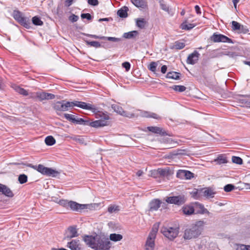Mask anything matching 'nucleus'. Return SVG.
Returning <instances> with one entry per match:
<instances>
[{
  "mask_svg": "<svg viewBox=\"0 0 250 250\" xmlns=\"http://www.w3.org/2000/svg\"><path fill=\"white\" fill-rule=\"evenodd\" d=\"M88 205L87 204H80L73 201H69L68 208L75 211H81L82 210L87 208Z\"/></svg>",
  "mask_w": 250,
  "mask_h": 250,
  "instance_id": "10",
  "label": "nucleus"
},
{
  "mask_svg": "<svg viewBox=\"0 0 250 250\" xmlns=\"http://www.w3.org/2000/svg\"><path fill=\"white\" fill-rule=\"evenodd\" d=\"M193 205L195 208L194 209L195 214H207L208 215L210 214V212L208 210V209L205 208L204 205L197 202L194 203Z\"/></svg>",
  "mask_w": 250,
  "mask_h": 250,
  "instance_id": "12",
  "label": "nucleus"
},
{
  "mask_svg": "<svg viewBox=\"0 0 250 250\" xmlns=\"http://www.w3.org/2000/svg\"><path fill=\"white\" fill-rule=\"evenodd\" d=\"M214 162H216L217 164L221 165L226 164L228 162L226 157L224 156L223 155H219L218 157L214 160Z\"/></svg>",
  "mask_w": 250,
  "mask_h": 250,
  "instance_id": "32",
  "label": "nucleus"
},
{
  "mask_svg": "<svg viewBox=\"0 0 250 250\" xmlns=\"http://www.w3.org/2000/svg\"><path fill=\"white\" fill-rule=\"evenodd\" d=\"M111 107L114 110V111L121 115H123L124 113H125V111L124 110L123 108L117 104H112Z\"/></svg>",
  "mask_w": 250,
  "mask_h": 250,
  "instance_id": "37",
  "label": "nucleus"
},
{
  "mask_svg": "<svg viewBox=\"0 0 250 250\" xmlns=\"http://www.w3.org/2000/svg\"><path fill=\"white\" fill-rule=\"evenodd\" d=\"M187 151L185 149H178L174 151V155H187Z\"/></svg>",
  "mask_w": 250,
  "mask_h": 250,
  "instance_id": "52",
  "label": "nucleus"
},
{
  "mask_svg": "<svg viewBox=\"0 0 250 250\" xmlns=\"http://www.w3.org/2000/svg\"><path fill=\"white\" fill-rule=\"evenodd\" d=\"M82 19H86L87 20H91L92 16L89 13H82L81 15Z\"/></svg>",
  "mask_w": 250,
  "mask_h": 250,
  "instance_id": "57",
  "label": "nucleus"
},
{
  "mask_svg": "<svg viewBox=\"0 0 250 250\" xmlns=\"http://www.w3.org/2000/svg\"><path fill=\"white\" fill-rule=\"evenodd\" d=\"M158 226L154 225L153 228L152 229L151 231H150V232L149 234V235L151 237H152V238H153V237L156 238V233L158 230Z\"/></svg>",
  "mask_w": 250,
  "mask_h": 250,
  "instance_id": "53",
  "label": "nucleus"
},
{
  "mask_svg": "<svg viewBox=\"0 0 250 250\" xmlns=\"http://www.w3.org/2000/svg\"><path fill=\"white\" fill-rule=\"evenodd\" d=\"M200 56V54L196 50L194 51L193 53L189 54L188 56L187 62L188 64H194L196 63L198 59Z\"/></svg>",
  "mask_w": 250,
  "mask_h": 250,
  "instance_id": "15",
  "label": "nucleus"
},
{
  "mask_svg": "<svg viewBox=\"0 0 250 250\" xmlns=\"http://www.w3.org/2000/svg\"><path fill=\"white\" fill-rule=\"evenodd\" d=\"M235 188V186L231 184H227L224 187V190L226 192H230Z\"/></svg>",
  "mask_w": 250,
  "mask_h": 250,
  "instance_id": "51",
  "label": "nucleus"
},
{
  "mask_svg": "<svg viewBox=\"0 0 250 250\" xmlns=\"http://www.w3.org/2000/svg\"><path fill=\"white\" fill-rule=\"evenodd\" d=\"M176 177L183 180H189L194 177V174L188 170L180 169L176 173Z\"/></svg>",
  "mask_w": 250,
  "mask_h": 250,
  "instance_id": "11",
  "label": "nucleus"
},
{
  "mask_svg": "<svg viewBox=\"0 0 250 250\" xmlns=\"http://www.w3.org/2000/svg\"><path fill=\"white\" fill-rule=\"evenodd\" d=\"M38 171L43 175L48 176L56 177L59 175L60 172L53 169L52 168L45 167L44 166L40 164L38 166Z\"/></svg>",
  "mask_w": 250,
  "mask_h": 250,
  "instance_id": "5",
  "label": "nucleus"
},
{
  "mask_svg": "<svg viewBox=\"0 0 250 250\" xmlns=\"http://www.w3.org/2000/svg\"><path fill=\"white\" fill-rule=\"evenodd\" d=\"M157 174H159L161 176H165L166 173V171L164 169L159 168L157 171H155Z\"/></svg>",
  "mask_w": 250,
  "mask_h": 250,
  "instance_id": "60",
  "label": "nucleus"
},
{
  "mask_svg": "<svg viewBox=\"0 0 250 250\" xmlns=\"http://www.w3.org/2000/svg\"><path fill=\"white\" fill-rule=\"evenodd\" d=\"M155 237L152 238V237L148 235L146 242V250H154L155 246Z\"/></svg>",
  "mask_w": 250,
  "mask_h": 250,
  "instance_id": "21",
  "label": "nucleus"
},
{
  "mask_svg": "<svg viewBox=\"0 0 250 250\" xmlns=\"http://www.w3.org/2000/svg\"><path fill=\"white\" fill-rule=\"evenodd\" d=\"M239 97L242 98L239 99L240 103L247 105L250 104V95H239Z\"/></svg>",
  "mask_w": 250,
  "mask_h": 250,
  "instance_id": "26",
  "label": "nucleus"
},
{
  "mask_svg": "<svg viewBox=\"0 0 250 250\" xmlns=\"http://www.w3.org/2000/svg\"><path fill=\"white\" fill-rule=\"evenodd\" d=\"M128 8L126 6H124L123 8L119 9L117 12V15L122 18H125L127 17V11Z\"/></svg>",
  "mask_w": 250,
  "mask_h": 250,
  "instance_id": "30",
  "label": "nucleus"
},
{
  "mask_svg": "<svg viewBox=\"0 0 250 250\" xmlns=\"http://www.w3.org/2000/svg\"><path fill=\"white\" fill-rule=\"evenodd\" d=\"M136 25L141 29H143L145 27L146 24V21L145 19L143 18H138L136 19Z\"/></svg>",
  "mask_w": 250,
  "mask_h": 250,
  "instance_id": "33",
  "label": "nucleus"
},
{
  "mask_svg": "<svg viewBox=\"0 0 250 250\" xmlns=\"http://www.w3.org/2000/svg\"><path fill=\"white\" fill-rule=\"evenodd\" d=\"M172 89L176 91L180 92H183L186 90V87L184 85H175L171 87Z\"/></svg>",
  "mask_w": 250,
  "mask_h": 250,
  "instance_id": "44",
  "label": "nucleus"
},
{
  "mask_svg": "<svg viewBox=\"0 0 250 250\" xmlns=\"http://www.w3.org/2000/svg\"><path fill=\"white\" fill-rule=\"evenodd\" d=\"M142 115L146 118H152L156 119H159L160 118V116L157 114L148 111H144Z\"/></svg>",
  "mask_w": 250,
  "mask_h": 250,
  "instance_id": "34",
  "label": "nucleus"
},
{
  "mask_svg": "<svg viewBox=\"0 0 250 250\" xmlns=\"http://www.w3.org/2000/svg\"><path fill=\"white\" fill-rule=\"evenodd\" d=\"M74 124L78 125H88L89 121L87 120H84L82 118H76V121H75Z\"/></svg>",
  "mask_w": 250,
  "mask_h": 250,
  "instance_id": "43",
  "label": "nucleus"
},
{
  "mask_svg": "<svg viewBox=\"0 0 250 250\" xmlns=\"http://www.w3.org/2000/svg\"><path fill=\"white\" fill-rule=\"evenodd\" d=\"M68 234L66 236V238L67 240H70L72 238L77 237L78 236V231L77 229L74 226H70L68 228Z\"/></svg>",
  "mask_w": 250,
  "mask_h": 250,
  "instance_id": "22",
  "label": "nucleus"
},
{
  "mask_svg": "<svg viewBox=\"0 0 250 250\" xmlns=\"http://www.w3.org/2000/svg\"><path fill=\"white\" fill-rule=\"evenodd\" d=\"M192 197L194 199H198L201 196H202V193H201V189L200 190L195 189L193 190L191 193Z\"/></svg>",
  "mask_w": 250,
  "mask_h": 250,
  "instance_id": "40",
  "label": "nucleus"
},
{
  "mask_svg": "<svg viewBox=\"0 0 250 250\" xmlns=\"http://www.w3.org/2000/svg\"><path fill=\"white\" fill-rule=\"evenodd\" d=\"M231 24L233 30H239L242 27V25L236 21H232Z\"/></svg>",
  "mask_w": 250,
  "mask_h": 250,
  "instance_id": "48",
  "label": "nucleus"
},
{
  "mask_svg": "<svg viewBox=\"0 0 250 250\" xmlns=\"http://www.w3.org/2000/svg\"><path fill=\"white\" fill-rule=\"evenodd\" d=\"M159 3L160 8L163 10L164 11H165L166 12L169 11V7L166 4L164 0H159Z\"/></svg>",
  "mask_w": 250,
  "mask_h": 250,
  "instance_id": "50",
  "label": "nucleus"
},
{
  "mask_svg": "<svg viewBox=\"0 0 250 250\" xmlns=\"http://www.w3.org/2000/svg\"><path fill=\"white\" fill-rule=\"evenodd\" d=\"M79 242L78 240H73L67 243V247L71 250H80Z\"/></svg>",
  "mask_w": 250,
  "mask_h": 250,
  "instance_id": "25",
  "label": "nucleus"
},
{
  "mask_svg": "<svg viewBox=\"0 0 250 250\" xmlns=\"http://www.w3.org/2000/svg\"><path fill=\"white\" fill-rule=\"evenodd\" d=\"M166 201L168 204L180 206L186 202V198L184 195H179L178 196L168 197L166 199Z\"/></svg>",
  "mask_w": 250,
  "mask_h": 250,
  "instance_id": "6",
  "label": "nucleus"
},
{
  "mask_svg": "<svg viewBox=\"0 0 250 250\" xmlns=\"http://www.w3.org/2000/svg\"><path fill=\"white\" fill-rule=\"evenodd\" d=\"M138 34L139 33L137 31L134 30L132 31L125 33L123 34V37L125 39H130L135 38L138 35Z\"/></svg>",
  "mask_w": 250,
  "mask_h": 250,
  "instance_id": "29",
  "label": "nucleus"
},
{
  "mask_svg": "<svg viewBox=\"0 0 250 250\" xmlns=\"http://www.w3.org/2000/svg\"><path fill=\"white\" fill-rule=\"evenodd\" d=\"M181 74L177 72H169L167 73L166 77L168 79H172L174 80H179Z\"/></svg>",
  "mask_w": 250,
  "mask_h": 250,
  "instance_id": "31",
  "label": "nucleus"
},
{
  "mask_svg": "<svg viewBox=\"0 0 250 250\" xmlns=\"http://www.w3.org/2000/svg\"><path fill=\"white\" fill-rule=\"evenodd\" d=\"M108 125V121L103 120H98L93 122H89L88 125L95 128L103 127Z\"/></svg>",
  "mask_w": 250,
  "mask_h": 250,
  "instance_id": "19",
  "label": "nucleus"
},
{
  "mask_svg": "<svg viewBox=\"0 0 250 250\" xmlns=\"http://www.w3.org/2000/svg\"><path fill=\"white\" fill-rule=\"evenodd\" d=\"M83 240L88 247L95 250H109L111 243L108 238L96 234L86 235Z\"/></svg>",
  "mask_w": 250,
  "mask_h": 250,
  "instance_id": "1",
  "label": "nucleus"
},
{
  "mask_svg": "<svg viewBox=\"0 0 250 250\" xmlns=\"http://www.w3.org/2000/svg\"><path fill=\"white\" fill-rule=\"evenodd\" d=\"M239 31L240 32L243 33H246L249 32V29L246 28V27H245L243 25H242V27L240 29H239Z\"/></svg>",
  "mask_w": 250,
  "mask_h": 250,
  "instance_id": "62",
  "label": "nucleus"
},
{
  "mask_svg": "<svg viewBox=\"0 0 250 250\" xmlns=\"http://www.w3.org/2000/svg\"><path fill=\"white\" fill-rule=\"evenodd\" d=\"M18 180L21 184H24L27 181V176L24 174H21L19 176Z\"/></svg>",
  "mask_w": 250,
  "mask_h": 250,
  "instance_id": "46",
  "label": "nucleus"
},
{
  "mask_svg": "<svg viewBox=\"0 0 250 250\" xmlns=\"http://www.w3.org/2000/svg\"><path fill=\"white\" fill-rule=\"evenodd\" d=\"M72 107L77 106L81 108L86 110H91L93 112H95L97 109L93 105L83 102L75 101L71 102Z\"/></svg>",
  "mask_w": 250,
  "mask_h": 250,
  "instance_id": "8",
  "label": "nucleus"
},
{
  "mask_svg": "<svg viewBox=\"0 0 250 250\" xmlns=\"http://www.w3.org/2000/svg\"><path fill=\"white\" fill-rule=\"evenodd\" d=\"M16 92L19 93V94L22 95L23 96H27L28 95V92L27 90L24 89L23 88H21L19 86H16L15 88Z\"/></svg>",
  "mask_w": 250,
  "mask_h": 250,
  "instance_id": "41",
  "label": "nucleus"
},
{
  "mask_svg": "<svg viewBox=\"0 0 250 250\" xmlns=\"http://www.w3.org/2000/svg\"><path fill=\"white\" fill-rule=\"evenodd\" d=\"M236 250H250V245H237Z\"/></svg>",
  "mask_w": 250,
  "mask_h": 250,
  "instance_id": "55",
  "label": "nucleus"
},
{
  "mask_svg": "<svg viewBox=\"0 0 250 250\" xmlns=\"http://www.w3.org/2000/svg\"><path fill=\"white\" fill-rule=\"evenodd\" d=\"M162 202L158 199H154L149 203V211H156L160 207Z\"/></svg>",
  "mask_w": 250,
  "mask_h": 250,
  "instance_id": "16",
  "label": "nucleus"
},
{
  "mask_svg": "<svg viewBox=\"0 0 250 250\" xmlns=\"http://www.w3.org/2000/svg\"><path fill=\"white\" fill-rule=\"evenodd\" d=\"M96 111H97V110ZM95 113H96V117L97 118H100V120L107 121V120H108L110 118L107 112H103L98 111L97 112H95Z\"/></svg>",
  "mask_w": 250,
  "mask_h": 250,
  "instance_id": "27",
  "label": "nucleus"
},
{
  "mask_svg": "<svg viewBox=\"0 0 250 250\" xmlns=\"http://www.w3.org/2000/svg\"><path fill=\"white\" fill-rule=\"evenodd\" d=\"M87 2L89 5L92 6H96L99 4V1L98 0H88Z\"/></svg>",
  "mask_w": 250,
  "mask_h": 250,
  "instance_id": "61",
  "label": "nucleus"
},
{
  "mask_svg": "<svg viewBox=\"0 0 250 250\" xmlns=\"http://www.w3.org/2000/svg\"><path fill=\"white\" fill-rule=\"evenodd\" d=\"M185 43L184 42H180L179 41H176L174 42V48L176 49H181L184 48Z\"/></svg>",
  "mask_w": 250,
  "mask_h": 250,
  "instance_id": "45",
  "label": "nucleus"
},
{
  "mask_svg": "<svg viewBox=\"0 0 250 250\" xmlns=\"http://www.w3.org/2000/svg\"><path fill=\"white\" fill-rule=\"evenodd\" d=\"M123 236L120 234L112 233L109 236V239L112 241L117 242L122 240Z\"/></svg>",
  "mask_w": 250,
  "mask_h": 250,
  "instance_id": "35",
  "label": "nucleus"
},
{
  "mask_svg": "<svg viewBox=\"0 0 250 250\" xmlns=\"http://www.w3.org/2000/svg\"><path fill=\"white\" fill-rule=\"evenodd\" d=\"M195 11L196 12V13L197 14H201V10H200V7L196 5H195Z\"/></svg>",
  "mask_w": 250,
  "mask_h": 250,
  "instance_id": "64",
  "label": "nucleus"
},
{
  "mask_svg": "<svg viewBox=\"0 0 250 250\" xmlns=\"http://www.w3.org/2000/svg\"><path fill=\"white\" fill-rule=\"evenodd\" d=\"M0 192L8 197H13L14 194L12 190L6 186L0 184Z\"/></svg>",
  "mask_w": 250,
  "mask_h": 250,
  "instance_id": "20",
  "label": "nucleus"
},
{
  "mask_svg": "<svg viewBox=\"0 0 250 250\" xmlns=\"http://www.w3.org/2000/svg\"><path fill=\"white\" fill-rule=\"evenodd\" d=\"M122 66L125 68V71L128 72L130 69V64L129 62H125L122 63Z\"/></svg>",
  "mask_w": 250,
  "mask_h": 250,
  "instance_id": "58",
  "label": "nucleus"
},
{
  "mask_svg": "<svg viewBox=\"0 0 250 250\" xmlns=\"http://www.w3.org/2000/svg\"><path fill=\"white\" fill-rule=\"evenodd\" d=\"M69 202L67 200L61 199L59 201L58 204L66 208H68Z\"/></svg>",
  "mask_w": 250,
  "mask_h": 250,
  "instance_id": "56",
  "label": "nucleus"
},
{
  "mask_svg": "<svg viewBox=\"0 0 250 250\" xmlns=\"http://www.w3.org/2000/svg\"><path fill=\"white\" fill-rule=\"evenodd\" d=\"M131 1L136 7L141 9L147 8V2L144 0H131Z\"/></svg>",
  "mask_w": 250,
  "mask_h": 250,
  "instance_id": "23",
  "label": "nucleus"
},
{
  "mask_svg": "<svg viewBox=\"0 0 250 250\" xmlns=\"http://www.w3.org/2000/svg\"><path fill=\"white\" fill-rule=\"evenodd\" d=\"M206 222L199 220L187 227L184 231L183 238L186 240H189L198 238L202 234Z\"/></svg>",
  "mask_w": 250,
  "mask_h": 250,
  "instance_id": "2",
  "label": "nucleus"
},
{
  "mask_svg": "<svg viewBox=\"0 0 250 250\" xmlns=\"http://www.w3.org/2000/svg\"><path fill=\"white\" fill-rule=\"evenodd\" d=\"M195 26V24L192 23H188L187 24V20H186L183 23L181 24L180 27L182 29L185 30H190L193 28Z\"/></svg>",
  "mask_w": 250,
  "mask_h": 250,
  "instance_id": "28",
  "label": "nucleus"
},
{
  "mask_svg": "<svg viewBox=\"0 0 250 250\" xmlns=\"http://www.w3.org/2000/svg\"><path fill=\"white\" fill-rule=\"evenodd\" d=\"M83 35L91 37L94 39H99L101 40H106L108 41L113 42H118L121 41V38H118L115 37H105V36H99L96 35L89 34H85Z\"/></svg>",
  "mask_w": 250,
  "mask_h": 250,
  "instance_id": "14",
  "label": "nucleus"
},
{
  "mask_svg": "<svg viewBox=\"0 0 250 250\" xmlns=\"http://www.w3.org/2000/svg\"><path fill=\"white\" fill-rule=\"evenodd\" d=\"M32 22L33 24L36 26H42L43 24V21L38 16L33 17L32 19Z\"/></svg>",
  "mask_w": 250,
  "mask_h": 250,
  "instance_id": "36",
  "label": "nucleus"
},
{
  "mask_svg": "<svg viewBox=\"0 0 250 250\" xmlns=\"http://www.w3.org/2000/svg\"><path fill=\"white\" fill-rule=\"evenodd\" d=\"M157 66V63L153 62L149 64V66H148V68L150 71L153 72H155L156 71Z\"/></svg>",
  "mask_w": 250,
  "mask_h": 250,
  "instance_id": "54",
  "label": "nucleus"
},
{
  "mask_svg": "<svg viewBox=\"0 0 250 250\" xmlns=\"http://www.w3.org/2000/svg\"><path fill=\"white\" fill-rule=\"evenodd\" d=\"M232 162L233 163L242 165L243 164V160L241 158L238 156H232L231 158Z\"/></svg>",
  "mask_w": 250,
  "mask_h": 250,
  "instance_id": "49",
  "label": "nucleus"
},
{
  "mask_svg": "<svg viewBox=\"0 0 250 250\" xmlns=\"http://www.w3.org/2000/svg\"><path fill=\"white\" fill-rule=\"evenodd\" d=\"M194 208L193 203L192 205H187L183 206L182 209L185 215L189 216L195 214Z\"/></svg>",
  "mask_w": 250,
  "mask_h": 250,
  "instance_id": "18",
  "label": "nucleus"
},
{
  "mask_svg": "<svg viewBox=\"0 0 250 250\" xmlns=\"http://www.w3.org/2000/svg\"><path fill=\"white\" fill-rule=\"evenodd\" d=\"M201 193L202 196L207 198H213L216 194V192L214 189L210 187L205 188L201 189Z\"/></svg>",
  "mask_w": 250,
  "mask_h": 250,
  "instance_id": "17",
  "label": "nucleus"
},
{
  "mask_svg": "<svg viewBox=\"0 0 250 250\" xmlns=\"http://www.w3.org/2000/svg\"><path fill=\"white\" fill-rule=\"evenodd\" d=\"M72 108V103L70 102H65L64 101H58L56 102L53 108L57 111H65L69 110V108Z\"/></svg>",
  "mask_w": 250,
  "mask_h": 250,
  "instance_id": "7",
  "label": "nucleus"
},
{
  "mask_svg": "<svg viewBox=\"0 0 250 250\" xmlns=\"http://www.w3.org/2000/svg\"><path fill=\"white\" fill-rule=\"evenodd\" d=\"M167 70V66L165 65H163L161 68V71L163 74L166 73Z\"/></svg>",
  "mask_w": 250,
  "mask_h": 250,
  "instance_id": "63",
  "label": "nucleus"
},
{
  "mask_svg": "<svg viewBox=\"0 0 250 250\" xmlns=\"http://www.w3.org/2000/svg\"><path fill=\"white\" fill-rule=\"evenodd\" d=\"M45 143L47 146H52L56 143V140L52 136H48L45 139Z\"/></svg>",
  "mask_w": 250,
  "mask_h": 250,
  "instance_id": "39",
  "label": "nucleus"
},
{
  "mask_svg": "<svg viewBox=\"0 0 250 250\" xmlns=\"http://www.w3.org/2000/svg\"><path fill=\"white\" fill-rule=\"evenodd\" d=\"M120 210L119 207L116 205H110L108 208V211L112 213L113 212H117Z\"/></svg>",
  "mask_w": 250,
  "mask_h": 250,
  "instance_id": "42",
  "label": "nucleus"
},
{
  "mask_svg": "<svg viewBox=\"0 0 250 250\" xmlns=\"http://www.w3.org/2000/svg\"><path fill=\"white\" fill-rule=\"evenodd\" d=\"M161 231L165 237L172 240L177 236L179 232V227H163Z\"/></svg>",
  "mask_w": 250,
  "mask_h": 250,
  "instance_id": "4",
  "label": "nucleus"
},
{
  "mask_svg": "<svg viewBox=\"0 0 250 250\" xmlns=\"http://www.w3.org/2000/svg\"><path fill=\"white\" fill-rule=\"evenodd\" d=\"M148 130L153 133L160 134L162 136L167 135V132L162 128L157 126H148Z\"/></svg>",
  "mask_w": 250,
  "mask_h": 250,
  "instance_id": "24",
  "label": "nucleus"
},
{
  "mask_svg": "<svg viewBox=\"0 0 250 250\" xmlns=\"http://www.w3.org/2000/svg\"><path fill=\"white\" fill-rule=\"evenodd\" d=\"M36 95L37 99L40 101H42L44 100L53 99L55 97L53 94L41 91L37 92Z\"/></svg>",
  "mask_w": 250,
  "mask_h": 250,
  "instance_id": "13",
  "label": "nucleus"
},
{
  "mask_svg": "<svg viewBox=\"0 0 250 250\" xmlns=\"http://www.w3.org/2000/svg\"><path fill=\"white\" fill-rule=\"evenodd\" d=\"M87 45L94 47L95 48H99L101 47V43L97 41H89L87 40L84 41Z\"/></svg>",
  "mask_w": 250,
  "mask_h": 250,
  "instance_id": "38",
  "label": "nucleus"
},
{
  "mask_svg": "<svg viewBox=\"0 0 250 250\" xmlns=\"http://www.w3.org/2000/svg\"><path fill=\"white\" fill-rule=\"evenodd\" d=\"M79 19V17L74 14H72V15L69 17V20L72 22H74L77 21Z\"/></svg>",
  "mask_w": 250,
  "mask_h": 250,
  "instance_id": "59",
  "label": "nucleus"
},
{
  "mask_svg": "<svg viewBox=\"0 0 250 250\" xmlns=\"http://www.w3.org/2000/svg\"><path fill=\"white\" fill-rule=\"evenodd\" d=\"M12 16L17 21L24 27L28 29L32 28L31 23L29 19L24 17L21 11L17 10H14Z\"/></svg>",
  "mask_w": 250,
  "mask_h": 250,
  "instance_id": "3",
  "label": "nucleus"
},
{
  "mask_svg": "<svg viewBox=\"0 0 250 250\" xmlns=\"http://www.w3.org/2000/svg\"><path fill=\"white\" fill-rule=\"evenodd\" d=\"M210 39L211 41L214 42H229L231 43H233L234 42L233 41L228 38V37L222 35V34H217L216 33H214L210 37Z\"/></svg>",
  "mask_w": 250,
  "mask_h": 250,
  "instance_id": "9",
  "label": "nucleus"
},
{
  "mask_svg": "<svg viewBox=\"0 0 250 250\" xmlns=\"http://www.w3.org/2000/svg\"><path fill=\"white\" fill-rule=\"evenodd\" d=\"M64 117L66 120L71 122L73 123H74L75 121H76V118L75 115L65 113L64 114Z\"/></svg>",
  "mask_w": 250,
  "mask_h": 250,
  "instance_id": "47",
  "label": "nucleus"
}]
</instances>
